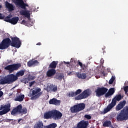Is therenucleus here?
<instances>
[{
    "label": "nucleus",
    "instance_id": "41",
    "mask_svg": "<svg viewBox=\"0 0 128 128\" xmlns=\"http://www.w3.org/2000/svg\"><path fill=\"white\" fill-rule=\"evenodd\" d=\"M36 84V81H32L29 83V86H32L33 84Z\"/></svg>",
    "mask_w": 128,
    "mask_h": 128
},
{
    "label": "nucleus",
    "instance_id": "39",
    "mask_svg": "<svg viewBox=\"0 0 128 128\" xmlns=\"http://www.w3.org/2000/svg\"><path fill=\"white\" fill-rule=\"evenodd\" d=\"M84 118L88 120H92V116H90V115L89 114H85L84 116Z\"/></svg>",
    "mask_w": 128,
    "mask_h": 128
},
{
    "label": "nucleus",
    "instance_id": "47",
    "mask_svg": "<svg viewBox=\"0 0 128 128\" xmlns=\"http://www.w3.org/2000/svg\"><path fill=\"white\" fill-rule=\"evenodd\" d=\"M28 79H25L24 80V84H28Z\"/></svg>",
    "mask_w": 128,
    "mask_h": 128
},
{
    "label": "nucleus",
    "instance_id": "49",
    "mask_svg": "<svg viewBox=\"0 0 128 128\" xmlns=\"http://www.w3.org/2000/svg\"><path fill=\"white\" fill-rule=\"evenodd\" d=\"M74 62L76 63V60H74V58H72L71 60H70V62Z\"/></svg>",
    "mask_w": 128,
    "mask_h": 128
},
{
    "label": "nucleus",
    "instance_id": "13",
    "mask_svg": "<svg viewBox=\"0 0 128 128\" xmlns=\"http://www.w3.org/2000/svg\"><path fill=\"white\" fill-rule=\"evenodd\" d=\"M88 124H90L88 121L82 120L78 123L76 128H88Z\"/></svg>",
    "mask_w": 128,
    "mask_h": 128
},
{
    "label": "nucleus",
    "instance_id": "12",
    "mask_svg": "<svg viewBox=\"0 0 128 128\" xmlns=\"http://www.w3.org/2000/svg\"><path fill=\"white\" fill-rule=\"evenodd\" d=\"M13 2L16 6H18L21 8L26 10V6H28V4L24 3V0H14Z\"/></svg>",
    "mask_w": 128,
    "mask_h": 128
},
{
    "label": "nucleus",
    "instance_id": "46",
    "mask_svg": "<svg viewBox=\"0 0 128 128\" xmlns=\"http://www.w3.org/2000/svg\"><path fill=\"white\" fill-rule=\"evenodd\" d=\"M12 120H12V119H6L5 120V122H12Z\"/></svg>",
    "mask_w": 128,
    "mask_h": 128
},
{
    "label": "nucleus",
    "instance_id": "8",
    "mask_svg": "<svg viewBox=\"0 0 128 128\" xmlns=\"http://www.w3.org/2000/svg\"><path fill=\"white\" fill-rule=\"evenodd\" d=\"M108 89L106 87H98V88L95 90L96 94V96H102L105 95L106 92H108Z\"/></svg>",
    "mask_w": 128,
    "mask_h": 128
},
{
    "label": "nucleus",
    "instance_id": "35",
    "mask_svg": "<svg viewBox=\"0 0 128 128\" xmlns=\"http://www.w3.org/2000/svg\"><path fill=\"white\" fill-rule=\"evenodd\" d=\"M67 96H68V98H74V96H76V94L74 92H70L69 94H67Z\"/></svg>",
    "mask_w": 128,
    "mask_h": 128
},
{
    "label": "nucleus",
    "instance_id": "36",
    "mask_svg": "<svg viewBox=\"0 0 128 128\" xmlns=\"http://www.w3.org/2000/svg\"><path fill=\"white\" fill-rule=\"evenodd\" d=\"M114 80H116V76H112L110 80L108 82V84H112L114 83Z\"/></svg>",
    "mask_w": 128,
    "mask_h": 128
},
{
    "label": "nucleus",
    "instance_id": "51",
    "mask_svg": "<svg viewBox=\"0 0 128 128\" xmlns=\"http://www.w3.org/2000/svg\"><path fill=\"white\" fill-rule=\"evenodd\" d=\"M22 120V118H20L19 120H18V124L20 122V121Z\"/></svg>",
    "mask_w": 128,
    "mask_h": 128
},
{
    "label": "nucleus",
    "instance_id": "28",
    "mask_svg": "<svg viewBox=\"0 0 128 128\" xmlns=\"http://www.w3.org/2000/svg\"><path fill=\"white\" fill-rule=\"evenodd\" d=\"M24 95H20L16 96L15 98L16 102H22L24 100Z\"/></svg>",
    "mask_w": 128,
    "mask_h": 128
},
{
    "label": "nucleus",
    "instance_id": "57",
    "mask_svg": "<svg viewBox=\"0 0 128 128\" xmlns=\"http://www.w3.org/2000/svg\"><path fill=\"white\" fill-rule=\"evenodd\" d=\"M72 74V72H70L69 74Z\"/></svg>",
    "mask_w": 128,
    "mask_h": 128
},
{
    "label": "nucleus",
    "instance_id": "5",
    "mask_svg": "<svg viewBox=\"0 0 128 128\" xmlns=\"http://www.w3.org/2000/svg\"><path fill=\"white\" fill-rule=\"evenodd\" d=\"M18 113L26 114L28 113V109L26 108H22V104H19L12 110L11 114L12 116H16Z\"/></svg>",
    "mask_w": 128,
    "mask_h": 128
},
{
    "label": "nucleus",
    "instance_id": "42",
    "mask_svg": "<svg viewBox=\"0 0 128 128\" xmlns=\"http://www.w3.org/2000/svg\"><path fill=\"white\" fill-rule=\"evenodd\" d=\"M36 94H38V93L36 92V90H32V96H36Z\"/></svg>",
    "mask_w": 128,
    "mask_h": 128
},
{
    "label": "nucleus",
    "instance_id": "11",
    "mask_svg": "<svg viewBox=\"0 0 128 128\" xmlns=\"http://www.w3.org/2000/svg\"><path fill=\"white\" fill-rule=\"evenodd\" d=\"M62 113L56 110H53L52 120H58L62 118Z\"/></svg>",
    "mask_w": 128,
    "mask_h": 128
},
{
    "label": "nucleus",
    "instance_id": "30",
    "mask_svg": "<svg viewBox=\"0 0 128 128\" xmlns=\"http://www.w3.org/2000/svg\"><path fill=\"white\" fill-rule=\"evenodd\" d=\"M24 74V70H21L16 74L17 78L22 76Z\"/></svg>",
    "mask_w": 128,
    "mask_h": 128
},
{
    "label": "nucleus",
    "instance_id": "48",
    "mask_svg": "<svg viewBox=\"0 0 128 128\" xmlns=\"http://www.w3.org/2000/svg\"><path fill=\"white\" fill-rule=\"evenodd\" d=\"M4 96V92L0 90V98H2Z\"/></svg>",
    "mask_w": 128,
    "mask_h": 128
},
{
    "label": "nucleus",
    "instance_id": "54",
    "mask_svg": "<svg viewBox=\"0 0 128 128\" xmlns=\"http://www.w3.org/2000/svg\"><path fill=\"white\" fill-rule=\"evenodd\" d=\"M102 50H103V54H106V50H104V48H102Z\"/></svg>",
    "mask_w": 128,
    "mask_h": 128
},
{
    "label": "nucleus",
    "instance_id": "4",
    "mask_svg": "<svg viewBox=\"0 0 128 128\" xmlns=\"http://www.w3.org/2000/svg\"><path fill=\"white\" fill-rule=\"evenodd\" d=\"M116 120L120 122L128 120V106H126L118 115Z\"/></svg>",
    "mask_w": 128,
    "mask_h": 128
},
{
    "label": "nucleus",
    "instance_id": "38",
    "mask_svg": "<svg viewBox=\"0 0 128 128\" xmlns=\"http://www.w3.org/2000/svg\"><path fill=\"white\" fill-rule=\"evenodd\" d=\"M36 78V76L32 75L30 74L28 76V80H34Z\"/></svg>",
    "mask_w": 128,
    "mask_h": 128
},
{
    "label": "nucleus",
    "instance_id": "3",
    "mask_svg": "<svg viewBox=\"0 0 128 128\" xmlns=\"http://www.w3.org/2000/svg\"><path fill=\"white\" fill-rule=\"evenodd\" d=\"M18 80V78L16 76V75L10 74L7 76L6 78L1 79L0 84H10Z\"/></svg>",
    "mask_w": 128,
    "mask_h": 128
},
{
    "label": "nucleus",
    "instance_id": "18",
    "mask_svg": "<svg viewBox=\"0 0 128 128\" xmlns=\"http://www.w3.org/2000/svg\"><path fill=\"white\" fill-rule=\"evenodd\" d=\"M38 60H30L28 62L27 65L29 68H30V66H38Z\"/></svg>",
    "mask_w": 128,
    "mask_h": 128
},
{
    "label": "nucleus",
    "instance_id": "14",
    "mask_svg": "<svg viewBox=\"0 0 128 128\" xmlns=\"http://www.w3.org/2000/svg\"><path fill=\"white\" fill-rule=\"evenodd\" d=\"M53 116V110L51 111H48L44 113V120H52Z\"/></svg>",
    "mask_w": 128,
    "mask_h": 128
},
{
    "label": "nucleus",
    "instance_id": "44",
    "mask_svg": "<svg viewBox=\"0 0 128 128\" xmlns=\"http://www.w3.org/2000/svg\"><path fill=\"white\" fill-rule=\"evenodd\" d=\"M4 16L2 15V13H0V20H4Z\"/></svg>",
    "mask_w": 128,
    "mask_h": 128
},
{
    "label": "nucleus",
    "instance_id": "34",
    "mask_svg": "<svg viewBox=\"0 0 128 128\" xmlns=\"http://www.w3.org/2000/svg\"><path fill=\"white\" fill-rule=\"evenodd\" d=\"M58 124L56 123H52L49 125L46 126V128H56Z\"/></svg>",
    "mask_w": 128,
    "mask_h": 128
},
{
    "label": "nucleus",
    "instance_id": "10",
    "mask_svg": "<svg viewBox=\"0 0 128 128\" xmlns=\"http://www.w3.org/2000/svg\"><path fill=\"white\" fill-rule=\"evenodd\" d=\"M90 96V92L88 90H84L82 93L75 97V100H84V98H86Z\"/></svg>",
    "mask_w": 128,
    "mask_h": 128
},
{
    "label": "nucleus",
    "instance_id": "20",
    "mask_svg": "<svg viewBox=\"0 0 128 128\" xmlns=\"http://www.w3.org/2000/svg\"><path fill=\"white\" fill-rule=\"evenodd\" d=\"M50 104H54L55 106H60V100H58L56 98H53L50 100Z\"/></svg>",
    "mask_w": 128,
    "mask_h": 128
},
{
    "label": "nucleus",
    "instance_id": "23",
    "mask_svg": "<svg viewBox=\"0 0 128 128\" xmlns=\"http://www.w3.org/2000/svg\"><path fill=\"white\" fill-rule=\"evenodd\" d=\"M58 64V61H52L49 65L48 68L52 70H56V66Z\"/></svg>",
    "mask_w": 128,
    "mask_h": 128
},
{
    "label": "nucleus",
    "instance_id": "55",
    "mask_svg": "<svg viewBox=\"0 0 128 128\" xmlns=\"http://www.w3.org/2000/svg\"><path fill=\"white\" fill-rule=\"evenodd\" d=\"M102 74L104 76H106V73L104 72H102Z\"/></svg>",
    "mask_w": 128,
    "mask_h": 128
},
{
    "label": "nucleus",
    "instance_id": "9",
    "mask_svg": "<svg viewBox=\"0 0 128 128\" xmlns=\"http://www.w3.org/2000/svg\"><path fill=\"white\" fill-rule=\"evenodd\" d=\"M0 110H2L0 111V116H2V114H8V112L10 110V104H8L5 105H1L0 106Z\"/></svg>",
    "mask_w": 128,
    "mask_h": 128
},
{
    "label": "nucleus",
    "instance_id": "1",
    "mask_svg": "<svg viewBox=\"0 0 128 128\" xmlns=\"http://www.w3.org/2000/svg\"><path fill=\"white\" fill-rule=\"evenodd\" d=\"M11 38L12 42L10 38L4 39L0 43V50H6V48H8L10 46L16 48H20V47L22 46V41L20 40V38L12 37Z\"/></svg>",
    "mask_w": 128,
    "mask_h": 128
},
{
    "label": "nucleus",
    "instance_id": "21",
    "mask_svg": "<svg viewBox=\"0 0 128 128\" xmlns=\"http://www.w3.org/2000/svg\"><path fill=\"white\" fill-rule=\"evenodd\" d=\"M34 21H32V20L30 19V20H28V21H26L24 20H23L21 22L22 24H24V26H32V24H34Z\"/></svg>",
    "mask_w": 128,
    "mask_h": 128
},
{
    "label": "nucleus",
    "instance_id": "16",
    "mask_svg": "<svg viewBox=\"0 0 128 128\" xmlns=\"http://www.w3.org/2000/svg\"><path fill=\"white\" fill-rule=\"evenodd\" d=\"M115 92L114 88H110L104 95L105 98H110Z\"/></svg>",
    "mask_w": 128,
    "mask_h": 128
},
{
    "label": "nucleus",
    "instance_id": "40",
    "mask_svg": "<svg viewBox=\"0 0 128 128\" xmlns=\"http://www.w3.org/2000/svg\"><path fill=\"white\" fill-rule=\"evenodd\" d=\"M80 92H82V90L80 89H78V90H76V92H74L75 93V96H78V94H80Z\"/></svg>",
    "mask_w": 128,
    "mask_h": 128
},
{
    "label": "nucleus",
    "instance_id": "59",
    "mask_svg": "<svg viewBox=\"0 0 128 128\" xmlns=\"http://www.w3.org/2000/svg\"><path fill=\"white\" fill-rule=\"evenodd\" d=\"M126 128H128V127H127Z\"/></svg>",
    "mask_w": 128,
    "mask_h": 128
},
{
    "label": "nucleus",
    "instance_id": "2",
    "mask_svg": "<svg viewBox=\"0 0 128 128\" xmlns=\"http://www.w3.org/2000/svg\"><path fill=\"white\" fill-rule=\"evenodd\" d=\"M122 98V94H119L118 95H116V96L112 99L111 103L108 104L106 108L104 109V114H106V112H108L110 111L112 108L116 106V102H120Z\"/></svg>",
    "mask_w": 128,
    "mask_h": 128
},
{
    "label": "nucleus",
    "instance_id": "31",
    "mask_svg": "<svg viewBox=\"0 0 128 128\" xmlns=\"http://www.w3.org/2000/svg\"><path fill=\"white\" fill-rule=\"evenodd\" d=\"M64 77V74L61 73H58V74L56 76V80H62Z\"/></svg>",
    "mask_w": 128,
    "mask_h": 128
},
{
    "label": "nucleus",
    "instance_id": "29",
    "mask_svg": "<svg viewBox=\"0 0 128 128\" xmlns=\"http://www.w3.org/2000/svg\"><path fill=\"white\" fill-rule=\"evenodd\" d=\"M42 94V92H40L36 95H34V96H32L30 100H38V98H40V96Z\"/></svg>",
    "mask_w": 128,
    "mask_h": 128
},
{
    "label": "nucleus",
    "instance_id": "24",
    "mask_svg": "<svg viewBox=\"0 0 128 128\" xmlns=\"http://www.w3.org/2000/svg\"><path fill=\"white\" fill-rule=\"evenodd\" d=\"M78 66H80V68H81L83 70H86L88 66V63H86V64H82V62L78 60Z\"/></svg>",
    "mask_w": 128,
    "mask_h": 128
},
{
    "label": "nucleus",
    "instance_id": "43",
    "mask_svg": "<svg viewBox=\"0 0 128 128\" xmlns=\"http://www.w3.org/2000/svg\"><path fill=\"white\" fill-rule=\"evenodd\" d=\"M35 90H36V92L38 94L40 92V90H42V89H40V88H38L35 89Z\"/></svg>",
    "mask_w": 128,
    "mask_h": 128
},
{
    "label": "nucleus",
    "instance_id": "7",
    "mask_svg": "<svg viewBox=\"0 0 128 128\" xmlns=\"http://www.w3.org/2000/svg\"><path fill=\"white\" fill-rule=\"evenodd\" d=\"M22 66V64H12L10 65H8V66L4 68V70H8L10 73L13 72L14 70H18L19 68Z\"/></svg>",
    "mask_w": 128,
    "mask_h": 128
},
{
    "label": "nucleus",
    "instance_id": "50",
    "mask_svg": "<svg viewBox=\"0 0 128 128\" xmlns=\"http://www.w3.org/2000/svg\"><path fill=\"white\" fill-rule=\"evenodd\" d=\"M64 63L65 64H70V62H66L65 61H64Z\"/></svg>",
    "mask_w": 128,
    "mask_h": 128
},
{
    "label": "nucleus",
    "instance_id": "22",
    "mask_svg": "<svg viewBox=\"0 0 128 128\" xmlns=\"http://www.w3.org/2000/svg\"><path fill=\"white\" fill-rule=\"evenodd\" d=\"M76 76L81 80H86V73H81L80 72H76Z\"/></svg>",
    "mask_w": 128,
    "mask_h": 128
},
{
    "label": "nucleus",
    "instance_id": "56",
    "mask_svg": "<svg viewBox=\"0 0 128 128\" xmlns=\"http://www.w3.org/2000/svg\"><path fill=\"white\" fill-rule=\"evenodd\" d=\"M2 8V5L0 4V8Z\"/></svg>",
    "mask_w": 128,
    "mask_h": 128
},
{
    "label": "nucleus",
    "instance_id": "37",
    "mask_svg": "<svg viewBox=\"0 0 128 128\" xmlns=\"http://www.w3.org/2000/svg\"><path fill=\"white\" fill-rule=\"evenodd\" d=\"M4 22H10V16H7L6 17L4 16V18L3 19Z\"/></svg>",
    "mask_w": 128,
    "mask_h": 128
},
{
    "label": "nucleus",
    "instance_id": "17",
    "mask_svg": "<svg viewBox=\"0 0 128 128\" xmlns=\"http://www.w3.org/2000/svg\"><path fill=\"white\" fill-rule=\"evenodd\" d=\"M56 69H48V70L46 72V76L48 78H52V76H54V74H56Z\"/></svg>",
    "mask_w": 128,
    "mask_h": 128
},
{
    "label": "nucleus",
    "instance_id": "52",
    "mask_svg": "<svg viewBox=\"0 0 128 128\" xmlns=\"http://www.w3.org/2000/svg\"><path fill=\"white\" fill-rule=\"evenodd\" d=\"M8 64H10V62H12V60H8Z\"/></svg>",
    "mask_w": 128,
    "mask_h": 128
},
{
    "label": "nucleus",
    "instance_id": "27",
    "mask_svg": "<svg viewBox=\"0 0 128 128\" xmlns=\"http://www.w3.org/2000/svg\"><path fill=\"white\" fill-rule=\"evenodd\" d=\"M6 6L10 12L14 10V5L8 2V1L6 2Z\"/></svg>",
    "mask_w": 128,
    "mask_h": 128
},
{
    "label": "nucleus",
    "instance_id": "19",
    "mask_svg": "<svg viewBox=\"0 0 128 128\" xmlns=\"http://www.w3.org/2000/svg\"><path fill=\"white\" fill-rule=\"evenodd\" d=\"M126 102L124 100L123 102H120L116 106V110L118 112V110H120L122 108H124V107L126 106Z\"/></svg>",
    "mask_w": 128,
    "mask_h": 128
},
{
    "label": "nucleus",
    "instance_id": "32",
    "mask_svg": "<svg viewBox=\"0 0 128 128\" xmlns=\"http://www.w3.org/2000/svg\"><path fill=\"white\" fill-rule=\"evenodd\" d=\"M50 88L51 92H56V91L58 90V86L54 85V87L51 86L50 87Z\"/></svg>",
    "mask_w": 128,
    "mask_h": 128
},
{
    "label": "nucleus",
    "instance_id": "6",
    "mask_svg": "<svg viewBox=\"0 0 128 128\" xmlns=\"http://www.w3.org/2000/svg\"><path fill=\"white\" fill-rule=\"evenodd\" d=\"M84 108H86V104L80 103L72 106L70 108V110L72 114H76L81 112V110H84Z\"/></svg>",
    "mask_w": 128,
    "mask_h": 128
},
{
    "label": "nucleus",
    "instance_id": "25",
    "mask_svg": "<svg viewBox=\"0 0 128 128\" xmlns=\"http://www.w3.org/2000/svg\"><path fill=\"white\" fill-rule=\"evenodd\" d=\"M34 128H46V127L44 126L42 122L39 121L34 125Z\"/></svg>",
    "mask_w": 128,
    "mask_h": 128
},
{
    "label": "nucleus",
    "instance_id": "33",
    "mask_svg": "<svg viewBox=\"0 0 128 128\" xmlns=\"http://www.w3.org/2000/svg\"><path fill=\"white\" fill-rule=\"evenodd\" d=\"M110 126H112V122L110 121H106L103 124V126L104 127H108Z\"/></svg>",
    "mask_w": 128,
    "mask_h": 128
},
{
    "label": "nucleus",
    "instance_id": "15",
    "mask_svg": "<svg viewBox=\"0 0 128 128\" xmlns=\"http://www.w3.org/2000/svg\"><path fill=\"white\" fill-rule=\"evenodd\" d=\"M20 14L21 16H24L25 18H28V20H30V13L28 10H22L20 11Z\"/></svg>",
    "mask_w": 128,
    "mask_h": 128
},
{
    "label": "nucleus",
    "instance_id": "53",
    "mask_svg": "<svg viewBox=\"0 0 128 128\" xmlns=\"http://www.w3.org/2000/svg\"><path fill=\"white\" fill-rule=\"evenodd\" d=\"M41 44H42V43L38 42V43H37L36 46H40Z\"/></svg>",
    "mask_w": 128,
    "mask_h": 128
},
{
    "label": "nucleus",
    "instance_id": "26",
    "mask_svg": "<svg viewBox=\"0 0 128 128\" xmlns=\"http://www.w3.org/2000/svg\"><path fill=\"white\" fill-rule=\"evenodd\" d=\"M18 20H20V18H18V17H14L10 19V24H18Z\"/></svg>",
    "mask_w": 128,
    "mask_h": 128
},
{
    "label": "nucleus",
    "instance_id": "45",
    "mask_svg": "<svg viewBox=\"0 0 128 128\" xmlns=\"http://www.w3.org/2000/svg\"><path fill=\"white\" fill-rule=\"evenodd\" d=\"M124 91L125 92H128V86H126L124 88Z\"/></svg>",
    "mask_w": 128,
    "mask_h": 128
},
{
    "label": "nucleus",
    "instance_id": "58",
    "mask_svg": "<svg viewBox=\"0 0 128 128\" xmlns=\"http://www.w3.org/2000/svg\"><path fill=\"white\" fill-rule=\"evenodd\" d=\"M0 82H2V80H0Z\"/></svg>",
    "mask_w": 128,
    "mask_h": 128
}]
</instances>
